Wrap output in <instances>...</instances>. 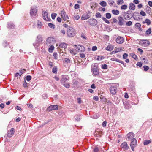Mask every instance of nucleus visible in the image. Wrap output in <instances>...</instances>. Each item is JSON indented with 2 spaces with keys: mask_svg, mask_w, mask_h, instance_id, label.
Returning <instances> with one entry per match:
<instances>
[{
  "mask_svg": "<svg viewBox=\"0 0 152 152\" xmlns=\"http://www.w3.org/2000/svg\"><path fill=\"white\" fill-rule=\"evenodd\" d=\"M124 19L126 20H129L131 18L130 17V16L129 15L128 13H125L124 15Z\"/></svg>",
  "mask_w": 152,
  "mask_h": 152,
  "instance_id": "obj_24",
  "label": "nucleus"
},
{
  "mask_svg": "<svg viewBox=\"0 0 152 152\" xmlns=\"http://www.w3.org/2000/svg\"><path fill=\"white\" fill-rule=\"evenodd\" d=\"M42 15L43 18L45 20L48 21H50L51 20L50 18L48 16V13L47 12L45 11H43Z\"/></svg>",
  "mask_w": 152,
  "mask_h": 152,
  "instance_id": "obj_12",
  "label": "nucleus"
},
{
  "mask_svg": "<svg viewBox=\"0 0 152 152\" xmlns=\"http://www.w3.org/2000/svg\"><path fill=\"white\" fill-rule=\"evenodd\" d=\"M58 109V105H52L48 107L47 108V111H50L52 110H56Z\"/></svg>",
  "mask_w": 152,
  "mask_h": 152,
  "instance_id": "obj_13",
  "label": "nucleus"
},
{
  "mask_svg": "<svg viewBox=\"0 0 152 152\" xmlns=\"http://www.w3.org/2000/svg\"><path fill=\"white\" fill-rule=\"evenodd\" d=\"M124 38L121 37L119 36L116 39V42L119 44H121L124 42Z\"/></svg>",
  "mask_w": 152,
  "mask_h": 152,
  "instance_id": "obj_17",
  "label": "nucleus"
},
{
  "mask_svg": "<svg viewBox=\"0 0 152 152\" xmlns=\"http://www.w3.org/2000/svg\"><path fill=\"white\" fill-rule=\"evenodd\" d=\"M112 13L115 15H117L119 13V11L116 10H112Z\"/></svg>",
  "mask_w": 152,
  "mask_h": 152,
  "instance_id": "obj_27",
  "label": "nucleus"
},
{
  "mask_svg": "<svg viewBox=\"0 0 152 152\" xmlns=\"http://www.w3.org/2000/svg\"><path fill=\"white\" fill-rule=\"evenodd\" d=\"M130 55L135 59H137L138 58L137 56L133 53H130Z\"/></svg>",
  "mask_w": 152,
  "mask_h": 152,
  "instance_id": "obj_34",
  "label": "nucleus"
},
{
  "mask_svg": "<svg viewBox=\"0 0 152 152\" xmlns=\"http://www.w3.org/2000/svg\"><path fill=\"white\" fill-rule=\"evenodd\" d=\"M96 17L98 18H101V15L100 13L99 12L96 13L95 15Z\"/></svg>",
  "mask_w": 152,
  "mask_h": 152,
  "instance_id": "obj_47",
  "label": "nucleus"
},
{
  "mask_svg": "<svg viewBox=\"0 0 152 152\" xmlns=\"http://www.w3.org/2000/svg\"><path fill=\"white\" fill-rule=\"evenodd\" d=\"M67 45L65 43H61L59 45V47L60 48H64V49L66 48L67 47Z\"/></svg>",
  "mask_w": 152,
  "mask_h": 152,
  "instance_id": "obj_25",
  "label": "nucleus"
},
{
  "mask_svg": "<svg viewBox=\"0 0 152 152\" xmlns=\"http://www.w3.org/2000/svg\"><path fill=\"white\" fill-rule=\"evenodd\" d=\"M42 39V38L41 35H38L35 42L33 44V45L35 47L39 46L43 40Z\"/></svg>",
  "mask_w": 152,
  "mask_h": 152,
  "instance_id": "obj_2",
  "label": "nucleus"
},
{
  "mask_svg": "<svg viewBox=\"0 0 152 152\" xmlns=\"http://www.w3.org/2000/svg\"><path fill=\"white\" fill-rule=\"evenodd\" d=\"M127 7V6L126 5H123L121 6V9L122 10H125Z\"/></svg>",
  "mask_w": 152,
  "mask_h": 152,
  "instance_id": "obj_39",
  "label": "nucleus"
},
{
  "mask_svg": "<svg viewBox=\"0 0 152 152\" xmlns=\"http://www.w3.org/2000/svg\"><path fill=\"white\" fill-rule=\"evenodd\" d=\"M151 142V141L150 140H145L143 143V144L144 145H147Z\"/></svg>",
  "mask_w": 152,
  "mask_h": 152,
  "instance_id": "obj_43",
  "label": "nucleus"
},
{
  "mask_svg": "<svg viewBox=\"0 0 152 152\" xmlns=\"http://www.w3.org/2000/svg\"><path fill=\"white\" fill-rule=\"evenodd\" d=\"M52 72L54 73H56L57 72V68H53L52 69Z\"/></svg>",
  "mask_w": 152,
  "mask_h": 152,
  "instance_id": "obj_59",
  "label": "nucleus"
},
{
  "mask_svg": "<svg viewBox=\"0 0 152 152\" xmlns=\"http://www.w3.org/2000/svg\"><path fill=\"white\" fill-rule=\"evenodd\" d=\"M54 47L53 45H51L48 49V51L50 53H52L54 50Z\"/></svg>",
  "mask_w": 152,
  "mask_h": 152,
  "instance_id": "obj_33",
  "label": "nucleus"
},
{
  "mask_svg": "<svg viewBox=\"0 0 152 152\" xmlns=\"http://www.w3.org/2000/svg\"><path fill=\"white\" fill-rule=\"evenodd\" d=\"M74 18L75 20H77L80 18V16L78 15H75L74 16Z\"/></svg>",
  "mask_w": 152,
  "mask_h": 152,
  "instance_id": "obj_50",
  "label": "nucleus"
},
{
  "mask_svg": "<svg viewBox=\"0 0 152 152\" xmlns=\"http://www.w3.org/2000/svg\"><path fill=\"white\" fill-rule=\"evenodd\" d=\"M81 37L83 38V39H86V37L85 36V35L83 34H81Z\"/></svg>",
  "mask_w": 152,
  "mask_h": 152,
  "instance_id": "obj_63",
  "label": "nucleus"
},
{
  "mask_svg": "<svg viewBox=\"0 0 152 152\" xmlns=\"http://www.w3.org/2000/svg\"><path fill=\"white\" fill-rule=\"evenodd\" d=\"M114 47L112 45H108L106 48V50L108 51H111L113 49Z\"/></svg>",
  "mask_w": 152,
  "mask_h": 152,
  "instance_id": "obj_26",
  "label": "nucleus"
},
{
  "mask_svg": "<svg viewBox=\"0 0 152 152\" xmlns=\"http://www.w3.org/2000/svg\"><path fill=\"white\" fill-rule=\"evenodd\" d=\"M97 69V67L96 64H93L91 66V69Z\"/></svg>",
  "mask_w": 152,
  "mask_h": 152,
  "instance_id": "obj_42",
  "label": "nucleus"
},
{
  "mask_svg": "<svg viewBox=\"0 0 152 152\" xmlns=\"http://www.w3.org/2000/svg\"><path fill=\"white\" fill-rule=\"evenodd\" d=\"M63 62L64 64H68L70 63V60L69 58H65L64 59Z\"/></svg>",
  "mask_w": 152,
  "mask_h": 152,
  "instance_id": "obj_29",
  "label": "nucleus"
},
{
  "mask_svg": "<svg viewBox=\"0 0 152 152\" xmlns=\"http://www.w3.org/2000/svg\"><path fill=\"white\" fill-rule=\"evenodd\" d=\"M31 79V77L29 75H27L26 77V80L27 81H29Z\"/></svg>",
  "mask_w": 152,
  "mask_h": 152,
  "instance_id": "obj_56",
  "label": "nucleus"
},
{
  "mask_svg": "<svg viewBox=\"0 0 152 152\" xmlns=\"http://www.w3.org/2000/svg\"><path fill=\"white\" fill-rule=\"evenodd\" d=\"M22 74V73L21 72H20V73H19L18 72L16 73L15 74V77H17L18 76H20Z\"/></svg>",
  "mask_w": 152,
  "mask_h": 152,
  "instance_id": "obj_55",
  "label": "nucleus"
},
{
  "mask_svg": "<svg viewBox=\"0 0 152 152\" xmlns=\"http://www.w3.org/2000/svg\"><path fill=\"white\" fill-rule=\"evenodd\" d=\"M61 16L64 20H66L67 19H69V17L66 14V12L64 10L61 11Z\"/></svg>",
  "mask_w": 152,
  "mask_h": 152,
  "instance_id": "obj_16",
  "label": "nucleus"
},
{
  "mask_svg": "<svg viewBox=\"0 0 152 152\" xmlns=\"http://www.w3.org/2000/svg\"><path fill=\"white\" fill-rule=\"evenodd\" d=\"M137 140L136 139L131 140L130 146L132 151H134V148L137 146Z\"/></svg>",
  "mask_w": 152,
  "mask_h": 152,
  "instance_id": "obj_6",
  "label": "nucleus"
},
{
  "mask_svg": "<svg viewBox=\"0 0 152 152\" xmlns=\"http://www.w3.org/2000/svg\"><path fill=\"white\" fill-rule=\"evenodd\" d=\"M15 132L14 129L12 128L10 131H8L7 132V136L9 137H11L14 134Z\"/></svg>",
  "mask_w": 152,
  "mask_h": 152,
  "instance_id": "obj_15",
  "label": "nucleus"
},
{
  "mask_svg": "<svg viewBox=\"0 0 152 152\" xmlns=\"http://www.w3.org/2000/svg\"><path fill=\"white\" fill-rule=\"evenodd\" d=\"M102 19L107 23L109 24L110 23V22L108 20H107L106 18L104 17H103L102 18Z\"/></svg>",
  "mask_w": 152,
  "mask_h": 152,
  "instance_id": "obj_48",
  "label": "nucleus"
},
{
  "mask_svg": "<svg viewBox=\"0 0 152 152\" xmlns=\"http://www.w3.org/2000/svg\"><path fill=\"white\" fill-rule=\"evenodd\" d=\"M107 122L106 121H104L102 124V125L103 127H105L106 126Z\"/></svg>",
  "mask_w": 152,
  "mask_h": 152,
  "instance_id": "obj_61",
  "label": "nucleus"
},
{
  "mask_svg": "<svg viewBox=\"0 0 152 152\" xmlns=\"http://www.w3.org/2000/svg\"><path fill=\"white\" fill-rule=\"evenodd\" d=\"M88 22L91 26H95L97 24V20L94 18H91L88 20Z\"/></svg>",
  "mask_w": 152,
  "mask_h": 152,
  "instance_id": "obj_7",
  "label": "nucleus"
},
{
  "mask_svg": "<svg viewBox=\"0 0 152 152\" xmlns=\"http://www.w3.org/2000/svg\"><path fill=\"white\" fill-rule=\"evenodd\" d=\"M14 26V25L11 23H8L7 25L8 28H13Z\"/></svg>",
  "mask_w": 152,
  "mask_h": 152,
  "instance_id": "obj_28",
  "label": "nucleus"
},
{
  "mask_svg": "<svg viewBox=\"0 0 152 152\" xmlns=\"http://www.w3.org/2000/svg\"><path fill=\"white\" fill-rule=\"evenodd\" d=\"M134 19L138 21L140 19V14L137 12H135L134 13L132 16Z\"/></svg>",
  "mask_w": 152,
  "mask_h": 152,
  "instance_id": "obj_10",
  "label": "nucleus"
},
{
  "mask_svg": "<svg viewBox=\"0 0 152 152\" xmlns=\"http://www.w3.org/2000/svg\"><path fill=\"white\" fill-rule=\"evenodd\" d=\"M111 15L110 13H107L106 14V17L107 18L110 19L111 18Z\"/></svg>",
  "mask_w": 152,
  "mask_h": 152,
  "instance_id": "obj_41",
  "label": "nucleus"
},
{
  "mask_svg": "<svg viewBox=\"0 0 152 152\" xmlns=\"http://www.w3.org/2000/svg\"><path fill=\"white\" fill-rule=\"evenodd\" d=\"M140 14L142 15L143 16H145L146 15V14L143 11L141 10L140 13Z\"/></svg>",
  "mask_w": 152,
  "mask_h": 152,
  "instance_id": "obj_54",
  "label": "nucleus"
},
{
  "mask_svg": "<svg viewBox=\"0 0 152 152\" xmlns=\"http://www.w3.org/2000/svg\"><path fill=\"white\" fill-rule=\"evenodd\" d=\"M134 134L132 132H130L128 133L126 137V138L127 140H132L134 139H135L134 138Z\"/></svg>",
  "mask_w": 152,
  "mask_h": 152,
  "instance_id": "obj_4",
  "label": "nucleus"
},
{
  "mask_svg": "<svg viewBox=\"0 0 152 152\" xmlns=\"http://www.w3.org/2000/svg\"><path fill=\"white\" fill-rule=\"evenodd\" d=\"M122 50L121 48H116L114 51H113V53H115L121 51Z\"/></svg>",
  "mask_w": 152,
  "mask_h": 152,
  "instance_id": "obj_31",
  "label": "nucleus"
},
{
  "mask_svg": "<svg viewBox=\"0 0 152 152\" xmlns=\"http://www.w3.org/2000/svg\"><path fill=\"white\" fill-rule=\"evenodd\" d=\"M53 56L54 57V59H57V53L54 52L53 53Z\"/></svg>",
  "mask_w": 152,
  "mask_h": 152,
  "instance_id": "obj_57",
  "label": "nucleus"
},
{
  "mask_svg": "<svg viewBox=\"0 0 152 152\" xmlns=\"http://www.w3.org/2000/svg\"><path fill=\"white\" fill-rule=\"evenodd\" d=\"M108 2L110 6H112L113 5L114 2L113 0H109Z\"/></svg>",
  "mask_w": 152,
  "mask_h": 152,
  "instance_id": "obj_52",
  "label": "nucleus"
},
{
  "mask_svg": "<svg viewBox=\"0 0 152 152\" xmlns=\"http://www.w3.org/2000/svg\"><path fill=\"white\" fill-rule=\"evenodd\" d=\"M118 23L119 25L121 26L124 25V21L123 17L119 16L118 17Z\"/></svg>",
  "mask_w": 152,
  "mask_h": 152,
  "instance_id": "obj_14",
  "label": "nucleus"
},
{
  "mask_svg": "<svg viewBox=\"0 0 152 152\" xmlns=\"http://www.w3.org/2000/svg\"><path fill=\"white\" fill-rule=\"evenodd\" d=\"M90 17L91 15H89L88 13L83 14L82 16L81 19L82 20H86L90 18Z\"/></svg>",
  "mask_w": 152,
  "mask_h": 152,
  "instance_id": "obj_18",
  "label": "nucleus"
},
{
  "mask_svg": "<svg viewBox=\"0 0 152 152\" xmlns=\"http://www.w3.org/2000/svg\"><path fill=\"white\" fill-rule=\"evenodd\" d=\"M57 15V14L56 13H53L51 14V17L53 19H54L56 16Z\"/></svg>",
  "mask_w": 152,
  "mask_h": 152,
  "instance_id": "obj_44",
  "label": "nucleus"
},
{
  "mask_svg": "<svg viewBox=\"0 0 152 152\" xmlns=\"http://www.w3.org/2000/svg\"><path fill=\"white\" fill-rule=\"evenodd\" d=\"M91 70L95 75H98L99 74V73L98 69H92Z\"/></svg>",
  "mask_w": 152,
  "mask_h": 152,
  "instance_id": "obj_23",
  "label": "nucleus"
},
{
  "mask_svg": "<svg viewBox=\"0 0 152 152\" xmlns=\"http://www.w3.org/2000/svg\"><path fill=\"white\" fill-rule=\"evenodd\" d=\"M79 5L78 4H76L74 6V8L76 9H77L79 8Z\"/></svg>",
  "mask_w": 152,
  "mask_h": 152,
  "instance_id": "obj_62",
  "label": "nucleus"
},
{
  "mask_svg": "<svg viewBox=\"0 0 152 152\" xmlns=\"http://www.w3.org/2000/svg\"><path fill=\"white\" fill-rule=\"evenodd\" d=\"M144 71H146L149 69V67L147 66H143Z\"/></svg>",
  "mask_w": 152,
  "mask_h": 152,
  "instance_id": "obj_46",
  "label": "nucleus"
},
{
  "mask_svg": "<svg viewBox=\"0 0 152 152\" xmlns=\"http://www.w3.org/2000/svg\"><path fill=\"white\" fill-rule=\"evenodd\" d=\"M38 11L37 8L36 7H32L30 10V15L31 17H34L36 15Z\"/></svg>",
  "mask_w": 152,
  "mask_h": 152,
  "instance_id": "obj_3",
  "label": "nucleus"
},
{
  "mask_svg": "<svg viewBox=\"0 0 152 152\" xmlns=\"http://www.w3.org/2000/svg\"><path fill=\"white\" fill-rule=\"evenodd\" d=\"M104 59V58L102 56H98V57L97 58V60H101Z\"/></svg>",
  "mask_w": 152,
  "mask_h": 152,
  "instance_id": "obj_51",
  "label": "nucleus"
},
{
  "mask_svg": "<svg viewBox=\"0 0 152 152\" xmlns=\"http://www.w3.org/2000/svg\"><path fill=\"white\" fill-rule=\"evenodd\" d=\"M94 134L96 136V137H101V135L100 134V132H96Z\"/></svg>",
  "mask_w": 152,
  "mask_h": 152,
  "instance_id": "obj_49",
  "label": "nucleus"
},
{
  "mask_svg": "<svg viewBox=\"0 0 152 152\" xmlns=\"http://www.w3.org/2000/svg\"><path fill=\"white\" fill-rule=\"evenodd\" d=\"M63 85L66 88H68L70 87V85L69 83H64Z\"/></svg>",
  "mask_w": 152,
  "mask_h": 152,
  "instance_id": "obj_60",
  "label": "nucleus"
},
{
  "mask_svg": "<svg viewBox=\"0 0 152 152\" xmlns=\"http://www.w3.org/2000/svg\"><path fill=\"white\" fill-rule=\"evenodd\" d=\"M67 35L69 37H72L75 36L76 31L75 28L72 27H67L66 30Z\"/></svg>",
  "mask_w": 152,
  "mask_h": 152,
  "instance_id": "obj_1",
  "label": "nucleus"
},
{
  "mask_svg": "<svg viewBox=\"0 0 152 152\" xmlns=\"http://www.w3.org/2000/svg\"><path fill=\"white\" fill-rule=\"evenodd\" d=\"M81 117L82 116L81 115H77L75 118V120L77 121H78L80 120Z\"/></svg>",
  "mask_w": 152,
  "mask_h": 152,
  "instance_id": "obj_40",
  "label": "nucleus"
},
{
  "mask_svg": "<svg viewBox=\"0 0 152 152\" xmlns=\"http://www.w3.org/2000/svg\"><path fill=\"white\" fill-rule=\"evenodd\" d=\"M101 67L102 69H107V65L104 64L102 65Z\"/></svg>",
  "mask_w": 152,
  "mask_h": 152,
  "instance_id": "obj_45",
  "label": "nucleus"
},
{
  "mask_svg": "<svg viewBox=\"0 0 152 152\" xmlns=\"http://www.w3.org/2000/svg\"><path fill=\"white\" fill-rule=\"evenodd\" d=\"M117 88L114 86H111L110 89V93L113 94H114L116 92Z\"/></svg>",
  "mask_w": 152,
  "mask_h": 152,
  "instance_id": "obj_19",
  "label": "nucleus"
},
{
  "mask_svg": "<svg viewBox=\"0 0 152 152\" xmlns=\"http://www.w3.org/2000/svg\"><path fill=\"white\" fill-rule=\"evenodd\" d=\"M37 26L38 28L40 29L42 26V23L39 21H38L37 23Z\"/></svg>",
  "mask_w": 152,
  "mask_h": 152,
  "instance_id": "obj_32",
  "label": "nucleus"
},
{
  "mask_svg": "<svg viewBox=\"0 0 152 152\" xmlns=\"http://www.w3.org/2000/svg\"><path fill=\"white\" fill-rule=\"evenodd\" d=\"M99 4L102 6L105 7L107 5V3L104 1H102Z\"/></svg>",
  "mask_w": 152,
  "mask_h": 152,
  "instance_id": "obj_35",
  "label": "nucleus"
},
{
  "mask_svg": "<svg viewBox=\"0 0 152 152\" xmlns=\"http://www.w3.org/2000/svg\"><path fill=\"white\" fill-rule=\"evenodd\" d=\"M139 44L144 47H147L150 44L149 41L147 40H142L140 41Z\"/></svg>",
  "mask_w": 152,
  "mask_h": 152,
  "instance_id": "obj_5",
  "label": "nucleus"
},
{
  "mask_svg": "<svg viewBox=\"0 0 152 152\" xmlns=\"http://www.w3.org/2000/svg\"><path fill=\"white\" fill-rule=\"evenodd\" d=\"M80 56L81 58H84L85 57V55L84 53H80Z\"/></svg>",
  "mask_w": 152,
  "mask_h": 152,
  "instance_id": "obj_64",
  "label": "nucleus"
},
{
  "mask_svg": "<svg viewBox=\"0 0 152 152\" xmlns=\"http://www.w3.org/2000/svg\"><path fill=\"white\" fill-rule=\"evenodd\" d=\"M54 41V39L53 37H49L46 40V44L47 45L50 46L52 45Z\"/></svg>",
  "mask_w": 152,
  "mask_h": 152,
  "instance_id": "obj_11",
  "label": "nucleus"
},
{
  "mask_svg": "<svg viewBox=\"0 0 152 152\" xmlns=\"http://www.w3.org/2000/svg\"><path fill=\"white\" fill-rule=\"evenodd\" d=\"M121 148L124 151L127 150L129 148V146L128 145L127 142H124L120 145Z\"/></svg>",
  "mask_w": 152,
  "mask_h": 152,
  "instance_id": "obj_8",
  "label": "nucleus"
},
{
  "mask_svg": "<svg viewBox=\"0 0 152 152\" xmlns=\"http://www.w3.org/2000/svg\"><path fill=\"white\" fill-rule=\"evenodd\" d=\"M144 23H145L147 24V25H149L151 23V21L150 20L148 19H146L145 21L143 22V23L144 24Z\"/></svg>",
  "mask_w": 152,
  "mask_h": 152,
  "instance_id": "obj_30",
  "label": "nucleus"
},
{
  "mask_svg": "<svg viewBox=\"0 0 152 152\" xmlns=\"http://www.w3.org/2000/svg\"><path fill=\"white\" fill-rule=\"evenodd\" d=\"M128 55L126 53H124L123 56V58L124 59H126L127 58Z\"/></svg>",
  "mask_w": 152,
  "mask_h": 152,
  "instance_id": "obj_58",
  "label": "nucleus"
},
{
  "mask_svg": "<svg viewBox=\"0 0 152 152\" xmlns=\"http://www.w3.org/2000/svg\"><path fill=\"white\" fill-rule=\"evenodd\" d=\"M48 26L50 28H52L53 29L55 28V25L52 23H49L48 24Z\"/></svg>",
  "mask_w": 152,
  "mask_h": 152,
  "instance_id": "obj_36",
  "label": "nucleus"
},
{
  "mask_svg": "<svg viewBox=\"0 0 152 152\" xmlns=\"http://www.w3.org/2000/svg\"><path fill=\"white\" fill-rule=\"evenodd\" d=\"M75 46L76 47V50L77 52H83L85 50V47L82 45H75Z\"/></svg>",
  "mask_w": 152,
  "mask_h": 152,
  "instance_id": "obj_9",
  "label": "nucleus"
},
{
  "mask_svg": "<svg viewBox=\"0 0 152 152\" xmlns=\"http://www.w3.org/2000/svg\"><path fill=\"white\" fill-rule=\"evenodd\" d=\"M70 53L72 55H75L77 53V51L72 48H69V49Z\"/></svg>",
  "mask_w": 152,
  "mask_h": 152,
  "instance_id": "obj_22",
  "label": "nucleus"
},
{
  "mask_svg": "<svg viewBox=\"0 0 152 152\" xmlns=\"http://www.w3.org/2000/svg\"><path fill=\"white\" fill-rule=\"evenodd\" d=\"M132 21H129L126 23V25L127 26H130L132 25Z\"/></svg>",
  "mask_w": 152,
  "mask_h": 152,
  "instance_id": "obj_53",
  "label": "nucleus"
},
{
  "mask_svg": "<svg viewBox=\"0 0 152 152\" xmlns=\"http://www.w3.org/2000/svg\"><path fill=\"white\" fill-rule=\"evenodd\" d=\"M69 80V77H63L61 80L60 82L61 84H63L65 83L67 81Z\"/></svg>",
  "mask_w": 152,
  "mask_h": 152,
  "instance_id": "obj_20",
  "label": "nucleus"
},
{
  "mask_svg": "<svg viewBox=\"0 0 152 152\" xmlns=\"http://www.w3.org/2000/svg\"><path fill=\"white\" fill-rule=\"evenodd\" d=\"M117 4L118 5L122 4L124 3L123 0H118L116 2Z\"/></svg>",
  "mask_w": 152,
  "mask_h": 152,
  "instance_id": "obj_37",
  "label": "nucleus"
},
{
  "mask_svg": "<svg viewBox=\"0 0 152 152\" xmlns=\"http://www.w3.org/2000/svg\"><path fill=\"white\" fill-rule=\"evenodd\" d=\"M151 28H149L148 30H147L145 32V34L148 35L151 33Z\"/></svg>",
  "mask_w": 152,
  "mask_h": 152,
  "instance_id": "obj_38",
  "label": "nucleus"
},
{
  "mask_svg": "<svg viewBox=\"0 0 152 152\" xmlns=\"http://www.w3.org/2000/svg\"><path fill=\"white\" fill-rule=\"evenodd\" d=\"M129 9L133 10H134L135 9V5L133 3H130L129 4Z\"/></svg>",
  "mask_w": 152,
  "mask_h": 152,
  "instance_id": "obj_21",
  "label": "nucleus"
}]
</instances>
